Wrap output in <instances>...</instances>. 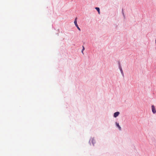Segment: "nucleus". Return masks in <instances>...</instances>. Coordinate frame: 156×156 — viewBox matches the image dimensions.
<instances>
[{
  "instance_id": "nucleus-1",
  "label": "nucleus",
  "mask_w": 156,
  "mask_h": 156,
  "mask_svg": "<svg viewBox=\"0 0 156 156\" xmlns=\"http://www.w3.org/2000/svg\"><path fill=\"white\" fill-rule=\"evenodd\" d=\"M152 110L153 113L154 114H155L156 112V110H155L154 106V105H152L151 106Z\"/></svg>"
},
{
  "instance_id": "nucleus-2",
  "label": "nucleus",
  "mask_w": 156,
  "mask_h": 156,
  "mask_svg": "<svg viewBox=\"0 0 156 156\" xmlns=\"http://www.w3.org/2000/svg\"><path fill=\"white\" fill-rule=\"evenodd\" d=\"M119 114V112H116L114 113V117H116Z\"/></svg>"
},
{
  "instance_id": "nucleus-3",
  "label": "nucleus",
  "mask_w": 156,
  "mask_h": 156,
  "mask_svg": "<svg viewBox=\"0 0 156 156\" xmlns=\"http://www.w3.org/2000/svg\"><path fill=\"white\" fill-rule=\"evenodd\" d=\"M90 142H92L93 144L94 145V144L95 143V141L94 138L91 139L90 140Z\"/></svg>"
},
{
  "instance_id": "nucleus-4",
  "label": "nucleus",
  "mask_w": 156,
  "mask_h": 156,
  "mask_svg": "<svg viewBox=\"0 0 156 156\" xmlns=\"http://www.w3.org/2000/svg\"><path fill=\"white\" fill-rule=\"evenodd\" d=\"M76 20H77V18H76L75 19V21H74V24L76 27H77V26H78V24H77V22Z\"/></svg>"
},
{
  "instance_id": "nucleus-5",
  "label": "nucleus",
  "mask_w": 156,
  "mask_h": 156,
  "mask_svg": "<svg viewBox=\"0 0 156 156\" xmlns=\"http://www.w3.org/2000/svg\"><path fill=\"white\" fill-rule=\"evenodd\" d=\"M116 126L118 127L120 130H121V127L119 125L118 123H117V122L116 123Z\"/></svg>"
},
{
  "instance_id": "nucleus-6",
  "label": "nucleus",
  "mask_w": 156,
  "mask_h": 156,
  "mask_svg": "<svg viewBox=\"0 0 156 156\" xmlns=\"http://www.w3.org/2000/svg\"><path fill=\"white\" fill-rule=\"evenodd\" d=\"M95 9L98 11V13L99 14H100V9L98 7H96L95 8Z\"/></svg>"
},
{
  "instance_id": "nucleus-7",
  "label": "nucleus",
  "mask_w": 156,
  "mask_h": 156,
  "mask_svg": "<svg viewBox=\"0 0 156 156\" xmlns=\"http://www.w3.org/2000/svg\"><path fill=\"white\" fill-rule=\"evenodd\" d=\"M119 69H120V72H121V73L123 75V71L122 70V67H121L120 66Z\"/></svg>"
},
{
  "instance_id": "nucleus-8",
  "label": "nucleus",
  "mask_w": 156,
  "mask_h": 156,
  "mask_svg": "<svg viewBox=\"0 0 156 156\" xmlns=\"http://www.w3.org/2000/svg\"><path fill=\"white\" fill-rule=\"evenodd\" d=\"M85 48L83 46V49L82 50L81 52L83 54V51L84 50Z\"/></svg>"
},
{
  "instance_id": "nucleus-9",
  "label": "nucleus",
  "mask_w": 156,
  "mask_h": 156,
  "mask_svg": "<svg viewBox=\"0 0 156 156\" xmlns=\"http://www.w3.org/2000/svg\"><path fill=\"white\" fill-rule=\"evenodd\" d=\"M76 27L80 31V28L79 27H78V26H77V27Z\"/></svg>"
}]
</instances>
